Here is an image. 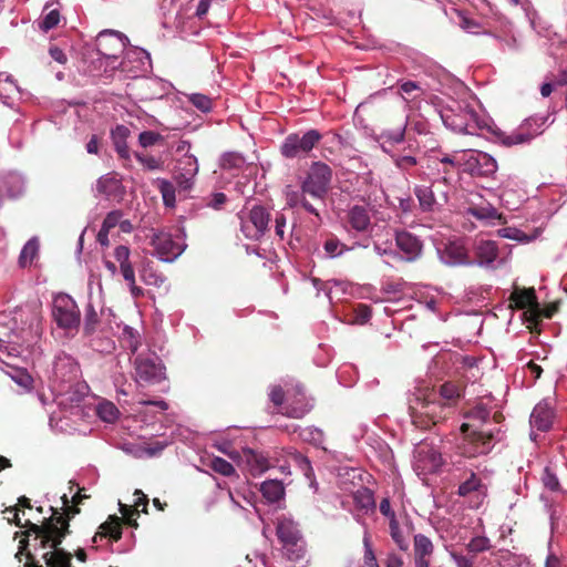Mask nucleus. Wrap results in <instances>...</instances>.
I'll use <instances>...</instances> for the list:
<instances>
[{
	"label": "nucleus",
	"mask_w": 567,
	"mask_h": 567,
	"mask_svg": "<svg viewBox=\"0 0 567 567\" xmlns=\"http://www.w3.org/2000/svg\"><path fill=\"white\" fill-rule=\"evenodd\" d=\"M554 410L547 401H542L534 408L530 414V424L542 432L551 429L554 421Z\"/></svg>",
	"instance_id": "obj_21"
},
{
	"label": "nucleus",
	"mask_w": 567,
	"mask_h": 567,
	"mask_svg": "<svg viewBox=\"0 0 567 567\" xmlns=\"http://www.w3.org/2000/svg\"><path fill=\"white\" fill-rule=\"evenodd\" d=\"M322 138L318 130H309L303 135L289 134L280 146V153L287 158L308 154Z\"/></svg>",
	"instance_id": "obj_8"
},
{
	"label": "nucleus",
	"mask_w": 567,
	"mask_h": 567,
	"mask_svg": "<svg viewBox=\"0 0 567 567\" xmlns=\"http://www.w3.org/2000/svg\"><path fill=\"white\" fill-rule=\"evenodd\" d=\"M177 172L195 176L198 172L197 159L193 155H185L178 161Z\"/></svg>",
	"instance_id": "obj_43"
},
{
	"label": "nucleus",
	"mask_w": 567,
	"mask_h": 567,
	"mask_svg": "<svg viewBox=\"0 0 567 567\" xmlns=\"http://www.w3.org/2000/svg\"><path fill=\"white\" fill-rule=\"evenodd\" d=\"M434 554L432 540L423 535L416 534L413 537V563L414 567H430Z\"/></svg>",
	"instance_id": "obj_17"
},
{
	"label": "nucleus",
	"mask_w": 567,
	"mask_h": 567,
	"mask_svg": "<svg viewBox=\"0 0 567 567\" xmlns=\"http://www.w3.org/2000/svg\"><path fill=\"white\" fill-rule=\"evenodd\" d=\"M164 143L165 137L155 131H143L138 135V144L143 148H148L154 145H163Z\"/></svg>",
	"instance_id": "obj_40"
},
{
	"label": "nucleus",
	"mask_w": 567,
	"mask_h": 567,
	"mask_svg": "<svg viewBox=\"0 0 567 567\" xmlns=\"http://www.w3.org/2000/svg\"><path fill=\"white\" fill-rule=\"evenodd\" d=\"M130 256H131V250H130V248L127 246L120 245V246L115 247V249H114V258L118 262L120 267H122L124 265L132 264L131 259H130Z\"/></svg>",
	"instance_id": "obj_54"
},
{
	"label": "nucleus",
	"mask_w": 567,
	"mask_h": 567,
	"mask_svg": "<svg viewBox=\"0 0 567 567\" xmlns=\"http://www.w3.org/2000/svg\"><path fill=\"white\" fill-rule=\"evenodd\" d=\"M131 135V131L127 126L123 124L116 125L111 131V140L114 146V150L118 156V158L123 162V166L125 168L132 167V153L127 145V138Z\"/></svg>",
	"instance_id": "obj_15"
},
{
	"label": "nucleus",
	"mask_w": 567,
	"mask_h": 567,
	"mask_svg": "<svg viewBox=\"0 0 567 567\" xmlns=\"http://www.w3.org/2000/svg\"><path fill=\"white\" fill-rule=\"evenodd\" d=\"M308 193H303V190L300 188V190H287L286 192V204L289 208H297L301 207L307 213L316 216L318 219H320V214L318 208L313 203H311L307 198Z\"/></svg>",
	"instance_id": "obj_26"
},
{
	"label": "nucleus",
	"mask_w": 567,
	"mask_h": 567,
	"mask_svg": "<svg viewBox=\"0 0 567 567\" xmlns=\"http://www.w3.org/2000/svg\"><path fill=\"white\" fill-rule=\"evenodd\" d=\"M118 410L111 402L99 404L97 414L105 422H113L117 417Z\"/></svg>",
	"instance_id": "obj_45"
},
{
	"label": "nucleus",
	"mask_w": 567,
	"mask_h": 567,
	"mask_svg": "<svg viewBox=\"0 0 567 567\" xmlns=\"http://www.w3.org/2000/svg\"><path fill=\"white\" fill-rule=\"evenodd\" d=\"M125 49V43L120 32L102 31L96 38L97 53L107 60H117Z\"/></svg>",
	"instance_id": "obj_13"
},
{
	"label": "nucleus",
	"mask_w": 567,
	"mask_h": 567,
	"mask_svg": "<svg viewBox=\"0 0 567 567\" xmlns=\"http://www.w3.org/2000/svg\"><path fill=\"white\" fill-rule=\"evenodd\" d=\"M260 492L268 502L276 503L284 497L285 487L278 480H268L261 484Z\"/></svg>",
	"instance_id": "obj_31"
},
{
	"label": "nucleus",
	"mask_w": 567,
	"mask_h": 567,
	"mask_svg": "<svg viewBox=\"0 0 567 567\" xmlns=\"http://www.w3.org/2000/svg\"><path fill=\"white\" fill-rule=\"evenodd\" d=\"M466 547L468 551L478 554L488 550L491 548V542L485 536H476L470 540Z\"/></svg>",
	"instance_id": "obj_46"
},
{
	"label": "nucleus",
	"mask_w": 567,
	"mask_h": 567,
	"mask_svg": "<svg viewBox=\"0 0 567 567\" xmlns=\"http://www.w3.org/2000/svg\"><path fill=\"white\" fill-rule=\"evenodd\" d=\"M109 537L113 542H118L122 538V518L116 515H110L107 520L102 523L99 530L93 537L96 543L97 538Z\"/></svg>",
	"instance_id": "obj_25"
},
{
	"label": "nucleus",
	"mask_w": 567,
	"mask_h": 567,
	"mask_svg": "<svg viewBox=\"0 0 567 567\" xmlns=\"http://www.w3.org/2000/svg\"><path fill=\"white\" fill-rule=\"evenodd\" d=\"M134 367L135 378L140 383L155 384L164 379V368L155 358L137 355Z\"/></svg>",
	"instance_id": "obj_12"
},
{
	"label": "nucleus",
	"mask_w": 567,
	"mask_h": 567,
	"mask_svg": "<svg viewBox=\"0 0 567 567\" xmlns=\"http://www.w3.org/2000/svg\"><path fill=\"white\" fill-rule=\"evenodd\" d=\"M120 187L121 182L112 174L100 177L96 183V190L107 198L114 196Z\"/></svg>",
	"instance_id": "obj_33"
},
{
	"label": "nucleus",
	"mask_w": 567,
	"mask_h": 567,
	"mask_svg": "<svg viewBox=\"0 0 567 567\" xmlns=\"http://www.w3.org/2000/svg\"><path fill=\"white\" fill-rule=\"evenodd\" d=\"M401 92L404 94V99H415L422 93V89L416 82L406 81L400 85Z\"/></svg>",
	"instance_id": "obj_49"
},
{
	"label": "nucleus",
	"mask_w": 567,
	"mask_h": 567,
	"mask_svg": "<svg viewBox=\"0 0 567 567\" xmlns=\"http://www.w3.org/2000/svg\"><path fill=\"white\" fill-rule=\"evenodd\" d=\"M451 557L454 560L456 567H473L474 566V558L467 557L462 554L452 551Z\"/></svg>",
	"instance_id": "obj_64"
},
{
	"label": "nucleus",
	"mask_w": 567,
	"mask_h": 567,
	"mask_svg": "<svg viewBox=\"0 0 567 567\" xmlns=\"http://www.w3.org/2000/svg\"><path fill=\"white\" fill-rule=\"evenodd\" d=\"M354 311H355L354 322L359 323V324L367 323L372 316V310L368 305L360 303L357 306Z\"/></svg>",
	"instance_id": "obj_53"
},
{
	"label": "nucleus",
	"mask_w": 567,
	"mask_h": 567,
	"mask_svg": "<svg viewBox=\"0 0 567 567\" xmlns=\"http://www.w3.org/2000/svg\"><path fill=\"white\" fill-rule=\"evenodd\" d=\"M420 143L414 137L408 138V154L400 153L398 148L396 152H392L390 155L394 165L401 171H409L412 167L417 165L416 154L420 152Z\"/></svg>",
	"instance_id": "obj_19"
},
{
	"label": "nucleus",
	"mask_w": 567,
	"mask_h": 567,
	"mask_svg": "<svg viewBox=\"0 0 567 567\" xmlns=\"http://www.w3.org/2000/svg\"><path fill=\"white\" fill-rule=\"evenodd\" d=\"M309 412V408L307 404L302 405H287L285 411H280L281 414L292 417V419H301Z\"/></svg>",
	"instance_id": "obj_52"
},
{
	"label": "nucleus",
	"mask_w": 567,
	"mask_h": 567,
	"mask_svg": "<svg viewBox=\"0 0 567 567\" xmlns=\"http://www.w3.org/2000/svg\"><path fill=\"white\" fill-rule=\"evenodd\" d=\"M207 466L223 476H237L236 470L233 466V464L224 460L223 457L214 456L209 458Z\"/></svg>",
	"instance_id": "obj_36"
},
{
	"label": "nucleus",
	"mask_w": 567,
	"mask_h": 567,
	"mask_svg": "<svg viewBox=\"0 0 567 567\" xmlns=\"http://www.w3.org/2000/svg\"><path fill=\"white\" fill-rule=\"evenodd\" d=\"M464 386L462 384L449 381L440 386L436 396L439 400H442L445 403H451V405L455 410L457 401L462 398Z\"/></svg>",
	"instance_id": "obj_27"
},
{
	"label": "nucleus",
	"mask_w": 567,
	"mask_h": 567,
	"mask_svg": "<svg viewBox=\"0 0 567 567\" xmlns=\"http://www.w3.org/2000/svg\"><path fill=\"white\" fill-rule=\"evenodd\" d=\"M270 214L262 206H254L246 215H240V229L248 239L258 240L268 230Z\"/></svg>",
	"instance_id": "obj_9"
},
{
	"label": "nucleus",
	"mask_w": 567,
	"mask_h": 567,
	"mask_svg": "<svg viewBox=\"0 0 567 567\" xmlns=\"http://www.w3.org/2000/svg\"><path fill=\"white\" fill-rule=\"evenodd\" d=\"M100 324V316L94 309L92 303L85 308L83 329L85 334H92L96 331Z\"/></svg>",
	"instance_id": "obj_38"
},
{
	"label": "nucleus",
	"mask_w": 567,
	"mask_h": 567,
	"mask_svg": "<svg viewBox=\"0 0 567 567\" xmlns=\"http://www.w3.org/2000/svg\"><path fill=\"white\" fill-rule=\"evenodd\" d=\"M21 508H32L31 501L27 496L19 497L17 505L7 507L3 513H13V518H9V523L14 524L18 527H25L28 529L27 525L29 519H27L25 523H22L19 516Z\"/></svg>",
	"instance_id": "obj_35"
},
{
	"label": "nucleus",
	"mask_w": 567,
	"mask_h": 567,
	"mask_svg": "<svg viewBox=\"0 0 567 567\" xmlns=\"http://www.w3.org/2000/svg\"><path fill=\"white\" fill-rule=\"evenodd\" d=\"M450 177L449 171H443V176L433 182L431 186L416 185L414 195L419 200L420 209L424 213L441 210L449 202Z\"/></svg>",
	"instance_id": "obj_4"
},
{
	"label": "nucleus",
	"mask_w": 567,
	"mask_h": 567,
	"mask_svg": "<svg viewBox=\"0 0 567 567\" xmlns=\"http://www.w3.org/2000/svg\"><path fill=\"white\" fill-rule=\"evenodd\" d=\"M525 316L528 321L535 324L538 323L540 319L544 317L538 302L535 305V308L534 306L528 307L525 311Z\"/></svg>",
	"instance_id": "obj_63"
},
{
	"label": "nucleus",
	"mask_w": 567,
	"mask_h": 567,
	"mask_svg": "<svg viewBox=\"0 0 567 567\" xmlns=\"http://www.w3.org/2000/svg\"><path fill=\"white\" fill-rule=\"evenodd\" d=\"M395 245L405 255L404 259L409 262L417 260L422 255V241L406 230L395 233Z\"/></svg>",
	"instance_id": "obj_14"
},
{
	"label": "nucleus",
	"mask_w": 567,
	"mask_h": 567,
	"mask_svg": "<svg viewBox=\"0 0 567 567\" xmlns=\"http://www.w3.org/2000/svg\"><path fill=\"white\" fill-rule=\"evenodd\" d=\"M363 545H364V563L367 567H379L377 557L374 555V551L370 544V536L368 534L363 537Z\"/></svg>",
	"instance_id": "obj_51"
},
{
	"label": "nucleus",
	"mask_w": 567,
	"mask_h": 567,
	"mask_svg": "<svg viewBox=\"0 0 567 567\" xmlns=\"http://www.w3.org/2000/svg\"><path fill=\"white\" fill-rule=\"evenodd\" d=\"M446 252L454 262L464 264L466 261V251L462 246L451 245L446 248Z\"/></svg>",
	"instance_id": "obj_57"
},
{
	"label": "nucleus",
	"mask_w": 567,
	"mask_h": 567,
	"mask_svg": "<svg viewBox=\"0 0 567 567\" xmlns=\"http://www.w3.org/2000/svg\"><path fill=\"white\" fill-rule=\"evenodd\" d=\"M466 213L478 220H494V219H503L502 214L497 212V209L489 203H485L483 205L471 204Z\"/></svg>",
	"instance_id": "obj_30"
},
{
	"label": "nucleus",
	"mask_w": 567,
	"mask_h": 567,
	"mask_svg": "<svg viewBox=\"0 0 567 567\" xmlns=\"http://www.w3.org/2000/svg\"><path fill=\"white\" fill-rule=\"evenodd\" d=\"M323 248L330 257H336L341 255L344 245H341V243L333 237L326 240Z\"/></svg>",
	"instance_id": "obj_55"
},
{
	"label": "nucleus",
	"mask_w": 567,
	"mask_h": 567,
	"mask_svg": "<svg viewBox=\"0 0 567 567\" xmlns=\"http://www.w3.org/2000/svg\"><path fill=\"white\" fill-rule=\"evenodd\" d=\"M454 411L451 403L439 400L436 392H430L421 400L419 409H412L411 417L415 426L429 429L449 419Z\"/></svg>",
	"instance_id": "obj_2"
},
{
	"label": "nucleus",
	"mask_w": 567,
	"mask_h": 567,
	"mask_svg": "<svg viewBox=\"0 0 567 567\" xmlns=\"http://www.w3.org/2000/svg\"><path fill=\"white\" fill-rule=\"evenodd\" d=\"M457 113L452 110L451 114L443 115L446 126L456 133L475 134L478 127V115L468 105H457Z\"/></svg>",
	"instance_id": "obj_10"
},
{
	"label": "nucleus",
	"mask_w": 567,
	"mask_h": 567,
	"mask_svg": "<svg viewBox=\"0 0 567 567\" xmlns=\"http://www.w3.org/2000/svg\"><path fill=\"white\" fill-rule=\"evenodd\" d=\"M475 256L480 265L493 264L498 256L496 243L492 240H480L475 247Z\"/></svg>",
	"instance_id": "obj_29"
},
{
	"label": "nucleus",
	"mask_w": 567,
	"mask_h": 567,
	"mask_svg": "<svg viewBox=\"0 0 567 567\" xmlns=\"http://www.w3.org/2000/svg\"><path fill=\"white\" fill-rule=\"evenodd\" d=\"M533 138V135L530 133H524V132H513L509 135H504L502 137V144L505 146H513L517 144L527 143Z\"/></svg>",
	"instance_id": "obj_44"
},
{
	"label": "nucleus",
	"mask_w": 567,
	"mask_h": 567,
	"mask_svg": "<svg viewBox=\"0 0 567 567\" xmlns=\"http://www.w3.org/2000/svg\"><path fill=\"white\" fill-rule=\"evenodd\" d=\"M286 225H287L286 216L284 214H280V213L277 214L276 218H275V233H276V236L280 240L285 239Z\"/></svg>",
	"instance_id": "obj_62"
},
{
	"label": "nucleus",
	"mask_w": 567,
	"mask_h": 567,
	"mask_svg": "<svg viewBox=\"0 0 567 567\" xmlns=\"http://www.w3.org/2000/svg\"><path fill=\"white\" fill-rule=\"evenodd\" d=\"M542 481L546 488L549 491H558L559 489V481L556 476V474L549 468L546 467L542 475Z\"/></svg>",
	"instance_id": "obj_50"
},
{
	"label": "nucleus",
	"mask_w": 567,
	"mask_h": 567,
	"mask_svg": "<svg viewBox=\"0 0 567 567\" xmlns=\"http://www.w3.org/2000/svg\"><path fill=\"white\" fill-rule=\"evenodd\" d=\"M158 190L166 207H174L176 203L175 186L167 179H158Z\"/></svg>",
	"instance_id": "obj_39"
},
{
	"label": "nucleus",
	"mask_w": 567,
	"mask_h": 567,
	"mask_svg": "<svg viewBox=\"0 0 567 567\" xmlns=\"http://www.w3.org/2000/svg\"><path fill=\"white\" fill-rule=\"evenodd\" d=\"M332 176L333 172L329 165L323 162H313L301 181L300 187L313 202L323 205L331 188Z\"/></svg>",
	"instance_id": "obj_3"
},
{
	"label": "nucleus",
	"mask_w": 567,
	"mask_h": 567,
	"mask_svg": "<svg viewBox=\"0 0 567 567\" xmlns=\"http://www.w3.org/2000/svg\"><path fill=\"white\" fill-rule=\"evenodd\" d=\"M460 161H461V153H456L455 155H445L440 159V163L444 166L442 172L444 169L449 171V175H451V172L455 167H460ZM451 178V176H449Z\"/></svg>",
	"instance_id": "obj_59"
},
{
	"label": "nucleus",
	"mask_w": 567,
	"mask_h": 567,
	"mask_svg": "<svg viewBox=\"0 0 567 567\" xmlns=\"http://www.w3.org/2000/svg\"><path fill=\"white\" fill-rule=\"evenodd\" d=\"M122 217L123 213L121 210H112L105 216L101 227L111 230L120 224Z\"/></svg>",
	"instance_id": "obj_56"
},
{
	"label": "nucleus",
	"mask_w": 567,
	"mask_h": 567,
	"mask_svg": "<svg viewBox=\"0 0 567 567\" xmlns=\"http://www.w3.org/2000/svg\"><path fill=\"white\" fill-rule=\"evenodd\" d=\"M52 317L60 329L71 333L80 327V310L75 301L65 293H60L53 299Z\"/></svg>",
	"instance_id": "obj_6"
},
{
	"label": "nucleus",
	"mask_w": 567,
	"mask_h": 567,
	"mask_svg": "<svg viewBox=\"0 0 567 567\" xmlns=\"http://www.w3.org/2000/svg\"><path fill=\"white\" fill-rule=\"evenodd\" d=\"M269 400L276 408H281L285 402V391L280 385H272L268 393Z\"/></svg>",
	"instance_id": "obj_58"
},
{
	"label": "nucleus",
	"mask_w": 567,
	"mask_h": 567,
	"mask_svg": "<svg viewBox=\"0 0 567 567\" xmlns=\"http://www.w3.org/2000/svg\"><path fill=\"white\" fill-rule=\"evenodd\" d=\"M142 280L148 286L161 287L165 282V277L154 267L153 261L148 260L140 269Z\"/></svg>",
	"instance_id": "obj_32"
},
{
	"label": "nucleus",
	"mask_w": 567,
	"mask_h": 567,
	"mask_svg": "<svg viewBox=\"0 0 567 567\" xmlns=\"http://www.w3.org/2000/svg\"><path fill=\"white\" fill-rule=\"evenodd\" d=\"M412 137L411 135H405V126H401L393 131H382L379 135V141L381 143V148L384 153L391 155L392 152H396V146H401L403 144L408 145V138Z\"/></svg>",
	"instance_id": "obj_22"
},
{
	"label": "nucleus",
	"mask_w": 567,
	"mask_h": 567,
	"mask_svg": "<svg viewBox=\"0 0 567 567\" xmlns=\"http://www.w3.org/2000/svg\"><path fill=\"white\" fill-rule=\"evenodd\" d=\"M390 535L396 546L402 550L406 551L410 547L409 542L403 536L402 530L400 529V525L398 519H392L389 522Z\"/></svg>",
	"instance_id": "obj_41"
},
{
	"label": "nucleus",
	"mask_w": 567,
	"mask_h": 567,
	"mask_svg": "<svg viewBox=\"0 0 567 567\" xmlns=\"http://www.w3.org/2000/svg\"><path fill=\"white\" fill-rule=\"evenodd\" d=\"M460 431L462 439L456 446L460 455L473 458L480 455H486L492 451V441L494 440L493 432H483L471 423H463Z\"/></svg>",
	"instance_id": "obj_5"
},
{
	"label": "nucleus",
	"mask_w": 567,
	"mask_h": 567,
	"mask_svg": "<svg viewBox=\"0 0 567 567\" xmlns=\"http://www.w3.org/2000/svg\"><path fill=\"white\" fill-rule=\"evenodd\" d=\"M276 535L281 544V549L305 539L298 525L293 520L287 518L278 522Z\"/></svg>",
	"instance_id": "obj_18"
},
{
	"label": "nucleus",
	"mask_w": 567,
	"mask_h": 567,
	"mask_svg": "<svg viewBox=\"0 0 567 567\" xmlns=\"http://www.w3.org/2000/svg\"><path fill=\"white\" fill-rule=\"evenodd\" d=\"M150 238V244L154 248L155 255L165 262L174 261L185 249L184 245L175 241L172 235L164 230L152 229Z\"/></svg>",
	"instance_id": "obj_11"
},
{
	"label": "nucleus",
	"mask_w": 567,
	"mask_h": 567,
	"mask_svg": "<svg viewBox=\"0 0 567 567\" xmlns=\"http://www.w3.org/2000/svg\"><path fill=\"white\" fill-rule=\"evenodd\" d=\"M60 19V12L55 9L51 10L40 22V29L44 32H48L58 27Z\"/></svg>",
	"instance_id": "obj_47"
},
{
	"label": "nucleus",
	"mask_w": 567,
	"mask_h": 567,
	"mask_svg": "<svg viewBox=\"0 0 567 567\" xmlns=\"http://www.w3.org/2000/svg\"><path fill=\"white\" fill-rule=\"evenodd\" d=\"M282 550L285 559L293 565V567H308L310 564V555L308 553L306 540L295 543Z\"/></svg>",
	"instance_id": "obj_23"
},
{
	"label": "nucleus",
	"mask_w": 567,
	"mask_h": 567,
	"mask_svg": "<svg viewBox=\"0 0 567 567\" xmlns=\"http://www.w3.org/2000/svg\"><path fill=\"white\" fill-rule=\"evenodd\" d=\"M195 176L193 175H188L183 173V172H176L175 173V181L177 183V185L179 186V188L184 189V190H187L189 189L192 186H193V179H194Z\"/></svg>",
	"instance_id": "obj_61"
},
{
	"label": "nucleus",
	"mask_w": 567,
	"mask_h": 567,
	"mask_svg": "<svg viewBox=\"0 0 567 567\" xmlns=\"http://www.w3.org/2000/svg\"><path fill=\"white\" fill-rule=\"evenodd\" d=\"M472 494H475L477 498V505L481 504L487 496V486L474 472H471L470 476L464 482H462L457 488V495L461 497H467Z\"/></svg>",
	"instance_id": "obj_20"
},
{
	"label": "nucleus",
	"mask_w": 567,
	"mask_h": 567,
	"mask_svg": "<svg viewBox=\"0 0 567 567\" xmlns=\"http://www.w3.org/2000/svg\"><path fill=\"white\" fill-rule=\"evenodd\" d=\"M120 512L122 514V524H126L132 528H137L138 523L136 516L140 515V509L133 508L130 505L120 503Z\"/></svg>",
	"instance_id": "obj_42"
},
{
	"label": "nucleus",
	"mask_w": 567,
	"mask_h": 567,
	"mask_svg": "<svg viewBox=\"0 0 567 567\" xmlns=\"http://www.w3.org/2000/svg\"><path fill=\"white\" fill-rule=\"evenodd\" d=\"M66 367L70 369V372L76 371L75 363L72 361L71 358H69V357L58 358V360L54 363V373L56 375H59L60 373L62 374V370Z\"/></svg>",
	"instance_id": "obj_60"
},
{
	"label": "nucleus",
	"mask_w": 567,
	"mask_h": 567,
	"mask_svg": "<svg viewBox=\"0 0 567 567\" xmlns=\"http://www.w3.org/2000/svg\"><path fill=\"white\" fill-rule=\"evenodd\" d=\"M136 161L142 165L144 171H161L164 168V161L161 157L153 156L145 152L133 153Z\"/></svg>",
	"instance_id": "obj_34"
},
{
	"label": "nucleus",
	"mask_w": 567,
	"mask_h": 567,
	"mask_svg": "<svg viewBox=\"0 0 567 567\" xmlns=\"http://www.w3.org/2000/svg\"><path fill=\"white\" fill-rule=\"evenodd\" d=\"M238 456L254 476L264 474L270 467L268 455L261 451L245 447Z\"/></svg>",
	"instance_id": "obj_16"
},
{
	"label": "nucleus",
	"mask_w": 567,
	"mask_h": 567,
	"mask_svg": "<svg viewBox=\"0 0 567 567\" xmlns=\"http://www.w3.org/2000/svg\"><path fill=\"white\" fill-rule=\"evenodd\" d=\"M64 513L51 507L52 514L41 525L28 520V530L21 533L19 550L16 557H27L25 567H71L72 554L61 547L63 539L71 533L70 519L80 513V508L69 506L66 495L62 496Z\"/></svg>",
	"instance_id": "obj_1"
},
{
	"label": "nucleus",
	"mask_w": 567,
	"mask_h": 567,
	"mask_svg": "<svg viewBox=\"0 0 567 567\" xmlns=\"http://www.w3.org/2000/svg\"><path fill=\"white\" fill-rule=\"evenodd\" d=\"M509 307L512 309H527L538 302L536 291L533 287L530 288H518L514 287L513 292L509 296Z\"/></svg>",
	"instance_id": "obj_24"
},
{
	"label": "nucleus",
	"mask_w": 567,
	"mask_h": 567,
	"mask_svg": "<svg viewBox=\"0 0 567 567\" xmlns=\"http://www.w3.org/2000/svg\"><path fill=\"white\" fill-rule=\"evenodd\" d=\"M460 167L473 177H491L497 171V163L484 152H462Z\"/></svg>",
	"instance_id": "obj_7"
},
{
	"label": "nucleus",
	"mask_w": 567,
	"mask_h": 567,
	"mask_svg": "<svg viewBox=\"0 0 567 567\" xmlns=\"http://www.w3.org/2000/svg\"><path fill=\"white\" fill-rule=\"evenodd\" d=\"M348 221L357 231L368 230L371 225L369 210L364 206H353L348 213Z\"/></svg>",
	"instance_id": "obj_28"
},
{
	"label": "nucleus",
	"mask_w": 567,
	"mask_h": 567,
	"mask_svg": "<svg viewBox=\"0 0 567 567\" xmlns=\"http://www.w3.org/2000/svg\"><path fill=\"white\" fill-rule=\"evenodd\" d=\"M39 251V241L37 238H31L23 246L20 257L19 264L21 267H27L32 264L33 259L38 256Z\"/></svg>",
	"instance_id": "obj_37"
},
{
	"label": "nucleus",
	"mask_w": 567,
	"mask_h": 567,
	"mask_svg": "<svg viewBox=\"0 0 567 567\" xmlns=\"http://www.w3.org/2000/svg\"><path fill=\"white\" fill-rule=\"evenodd\" d=\"M189 101L192 104L200 110L202 112H208L212 109L213 102L212 100L204 94L194 93L189 96Z\"/></svg>",
	"instance_id": "obj_48"
}]
</instances>
